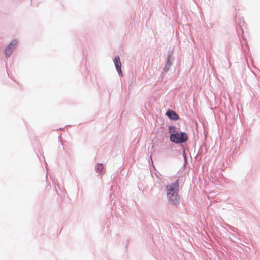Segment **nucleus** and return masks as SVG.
I'll return each mask as SVG.
<instances>
[{"instance_id":"obj_4","label":"nucleus","mask_w":260,"mask_h":260,"mask_svg":"<svg viewBox=\"0 0 260 260\" xmlns=\"http://www.w3.org/2000/svg\"><path fill=\"white\" fill-rule=\"evenodd\" d=\"M113 62L118 74L119 76H122V72L121 71V63L119 56H115L113 59Z\"/></svg>"},{"instance_id":"obj_11","label":"nucleus","mask_w":260,"mask_h":260,"mask_svg":"<svg viewBox=\"0 0 260 260\" xmlns=\"http://www.w3.org/2000/svg\"><path fill=\"white\" fill-rule=\"evenodd\" d=\"M181 147L182 148V151H183V156L184 157V160H186V153H185V148H184V147L183 145H181Z\"/></svg>"},{"instance_id":"obj_5","label":"nucleus","mask_w":260,"mask_h":260,"mask_svg":"<svg viewBox=\"0 0 260 260\" xmlns=\"http://www.w3.org/2000/svg\"><path fill=\"white\" fill-rule=\"evenodd\" d=\"M166 115L171 120L176 121L179 119L178 114L172 109H169L167 111Z\"/></svg>"},{"instance_id":"obj_7","label":"nucleus","mask_w":260,"mask_h":260,"mask_svg":"<svg viewBox=\"0 0 260 260\" xmlns=\"http://www.w3.org/2000/svg\"><path fill=\"white\" fill-rule=\"evenodd\" d=\"M95 170L96 172L100 173L101 175L105 174V170L103 164L98 163L95 166Z\"/></svg>"},{"instance_id":"obj_1","label":"nucleus","mask_w":260,"mask_h":260,"mask_svg":"<svg viewBox=\"0 0 260 260\" xmlns=\"http://www.w3.org/2000/svg\"><path fill=\"white\" fill-rule=\"evenodd\" d=\"M179 180L178 179L171 184L166 185L167 197L169 203L174 207H177L180 205L179 195Z\"/></svg>"},{"instance_id":"obj_3","label":"nucleus","mask_w":260,"mask_h":260,"mask_svg":"<svg viewBox=\"0 0 260 260\" xmlns=\"http://www.w3.org/2000/svg\"><path fill=\"white\" fill-rule=\"evenodd\" d=\"M17 41L16 39L13 40L7 46L4 51V54L6 58H9L12 55L13 50L17 45Z\"/></svg>"},{"instance_id":"obj_12","label":"nucleus","mask_w":260,"mask_h":260,"mask_svg":"<svg viewBox=\"0 0 260 260\" xmlns=\"http://www.w3.org/2000/svg\"><path fill=\"white\" fill-rule=\"evenodd\" d=\"M230 234L231 235L233 236H234V234H233L231 233V234Z\"/></svg>"},{"instance_id":"obj_6","label":"nucleus","mask_w":260,"mask_h":260,"mask_svg":"<svg viewBox=\"0 0 260 260\" xmlns=\"http://www.w3.org/2000/svg\"><path fill=\"white\" fill-rule=\"evenodd\" d=\"M174 59V57L173 56V49H170L168 52L167 61L166 63L172 66Z\"/></svg>"},{"instance_id":"obj_13","label":"nucleus","mask_w":260,"mask_h":260,"mask_svg":"<svg viewBox=\"0 0 260 260\" xmlns=\"http://www.w3.org/2000/svg\"><path fill=\"white\" fill-rule=\"evenodd\" d=\"M60 142H61V145H63V143H62V141L61 140H60Z\"/></svg>"},{"instance_id":"obj_10","label":"nucleus","mask_w":260,"mask_h":260,"mask_svg":"<svg viewBox=\"0 0 260 260\" xmlns=\"http://www.w3.org/2000/svg\"><path fill=\"white\" fill-rule=\"evenodd\" d=\"M154 175H155L156 177L158 178L160 181H161V174L158 172L157 171H156V172L154 173Z\"/></svg>"},{"instance_id":"obj_9","label":"nucleus","mask_w":260,"mask_h":260,"mask_svg":"<svg viewBox=\"0 0 260 260\" xmlns=\"http://www.w3.org/2000/svg\"><path fill=\"white\" fill-rule=\"evenodd\" d=\"M226 226H228L230 230H231L233 232L236 233L238 231V229L234 226H233L228 223L225 224Z\"/></svg>"},{"instance_id":"obj_8","label":"nucleus","mask_w":260,"mask_h":260,"mask_svg":"<svg viewBox=\"0 0 260 260\" xmlns=\"http://www.w3.org/2000/svg\"><path fill=\"white\" fill-rule=\"evenodd\" d=\"M171 66H172L171 65L168 64V63H166L165 67L163 69L164 72L165 73L168 72L169 71L170 68Z\"/></svg>"},{"instance_id":"obj_2","label":"nucleus","mask_w":260,"mask_h":260,"mask_svg":"<svg viewBox=\"0 0 260 260\" xmlns=\"http://www.w3.org/2000/svg\"><path fill=\"white\" fill-rule=\"evenodd\" d=\"M168 130L170 141L173 143L181 145L183 143H186L188 139L186 133L179 131V128L177 130L174 125H169Z\"/></svg>"}]
</instances>
